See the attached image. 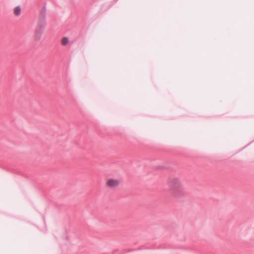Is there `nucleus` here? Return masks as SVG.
<instances>
[{"mask_svg": "<svg viewBox=\"0 0 254 254\" xmlns=\"http://www.w3.org/2000/svg\"><path fill=\"white\" fill-rule=\"evenodd\" d=\"M168 186L172 195L178 198L184 197L186 192L180 179L177 177H170L168 180Z\"/></svg>", "mask_w": 254, "mask_h": 254, "instance_id": "nucleus-1", "label": "nucleus"}, {"mask_svg": "<svg viewBox=\"0 0 254 254\" xmlns=\"http://www.w3.org/2000/svg\"><path fill=\"white\" fill-rule=\"evenodd\" d=\"M46 6H44L40 11L37 24L35 30L34 39L35 41H38L41 38L46 26Z\"/></svg>", "mask_w": 254, "mask_h": 254, "instance_id": "nucleus-2", "label": "nucleus"}, {"mask_svg": "<svg viewBox=\"0 0 254 254\" xmlns=\"http://www.w3.org/2000/svg\"><path fill=\"white\" fill-rule=\"evenodd\" d=\"M120 184V181L119 180L110 179L107 181L106 185L109 188H114L118 187Z\"/></svg>", "mask_w": 254, "mask_h": 254, "instance_id": "nucleus-3", "label": "nucleus"}, {"mask_svg": "<svg viewBox=\"0 0 254 254\" xmlns=\"http://www.w3.org/2000/svg\"><path fill=\"white\" fill-rule=\"evenodd\" d=\"M160 248L162 249L169 250L177 249H179L180 247L173 244L166 243L160 245Z\"/></svg>", "mask_w": 254, "mask_h": 254, "instance_id": "nucleus-4", "label": "nucleus"}, {"mask_svg": "<svg viewBox=\"0 0 254 254\" xmlns=\"http://www.w3.org/2000/svg\"><path fill=\"white\" fill-rule=\"evenodd\" d=\"M21 8L19 6H17L14 8V13L15 15L18 16L20 14Z\"/></svg>", "mask_w": 254, "mask_h": 254, "instance_id": "nucleus-5", "label": "nucleus"}, {"mask_svg": "<svg viewBox=\"0 0 254 254\" xmlns=\"http://www.w3.org/2000/svg\"><path fill=\"white\" fill-rule=\"evenodd\" d=\"M69 42L68 38L67 37H64L62 40V44L63 46L66 45Z\"/></svg>", "mask_w": 254, "mask_h": 254, "instance_id": "nucleus-6", "label": "nucleus"}, {"mask_svg": "<svg viewBox=\"0 0 254 254\" xmlns=\"http://www.w3.org/2000/svg\"><path fill=\"white\" fill-rule=\"evenodd\" d=\"M134 251V249H124V250H123V251L122 252V254H126V253H130V252H132Z\"/></svg>", "mask_w": 254, "mask_h": 254, "instance_id": "nucleus-7", "label": "nucleus"}, {"mask_svg": "<svg viewBox=\"0 0 254 254\" xmlns=\"http://www.w3.org/2000/svg\"><path fill=\"white\" fill-rule=\"evenodd\" d=\"M149 248V247H148V246H146L145 245H142L141 246H140L138 249H140V250H142V249H148Z\"/></svg>", "mask_w": 254, "mask_h": 254, "instance_id": "nucleus-8", "label": "nucleus"}, {"mask_svg": "<svg viewBox=\"0 0 254 254\" xmlns=\"http://www.w3.org/2000/svg\"><path fill=\"white\" fill-rule=\"evenodd\" d=\"M117 252H119V250L118 249H116V250H114V251H113V253H117Z\"/></svg>", "mask_w": 254, "mask_h": 254, "instance_id": "nucleus-9", "label": "nucleus"}, {"mask_svg": "<svg viewBox=\"0 0 254 254\" xmlns=\"http://www.w3.org/2000/svg\"><path fill=\"white\" fill-rule=\"evenodd\" d=\"M185 238H184V237H183V238H182L180 240H181V241H184V240H185Z\"/></svg>", "mask_w": 254, "mask_h": 254, "instance_id": "nucleus-10", "label": "nucleus"}, {"mask_svg": "<svg viewBox=\"0 0 254 254\" xmlns=\"http://www.w3.org/2000/svg\"><path fill=\"white\" fill-rule=\"evenodd\" d=\"M163 168V167H162V166H159V167H158V169H161V168Z\"/></svg>", "mask_w": 254, "mask_h": 254, "instance_id": "nucleus-11", "label": "nucleus"}]
</instances>
